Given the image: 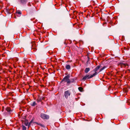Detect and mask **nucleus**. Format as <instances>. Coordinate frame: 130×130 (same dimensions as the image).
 Listing matches in <instances>:
<instances>
[{
	"label": "nucleus",
	"instance_id": "nucleus-1",
	"mask_svg": "<svg viewBox=\"0 0 130 130\" xmlns=\"http://www.w3.org/2000/svg\"><path fill=\"white\" fill-rule=\"evenodd\" d=\"M70 77V75H69L66 76L62 79L61 81V82H62L63 81L65 82H67V84H68V85H69V84L70 83V80L69 79Z\"/></svg>",
	"mask_w": 130,
	"mask_h": 130
},
{
	"label": "nucleus",
	"instance_id": "nucleus-2",
	"mask_svg": "<svg viewBox=\"0 0 130 130\" xmlns=\"http://www.w3.org/2000/svg\"><path fill=\"white\" fill-rule=\"evenodd\" d=\"M95 74H93V75L90 76L89 75L87 74L83 78L82 80L85 81L87 79H89L92 77H93L95 76Z\"/></svg>",
	"mask_w": 130,
	"mask_h": 130
},
{
	"label": "nucleus",
	"instance_id": "nucleus-3",
	"mask_svg": "<svg viewBox=\"0 0 130 130\" xmlns=\"http://www.w3.org/2000/svg\"><path fill=\"white\" fill-rule=\"evenodd\" d=\"M71 94L70 91L69 90L65 91L64 92V96L65 98L68 99V97Z\"/></svg>",
	"mask_w": 130,
	"mask_h": 130
},
{
	"label": "nucleus",
	"instance_id": "nucleus-4",
	"mask_svg": "<svg viewBox=\"0 0 130 130\" xmlns=\"http://www.w3.org/2000/svg\"><path fill=\"white\" fill-rule=\"evenodd\" d=\"M40 117L41 118L43 119H48L49 118V117L48 116L43 113L41 114Z\"/></svg>",
	"mask_w": 130,
	"mask_h": 130
},
{
	"label": "nucleus",
	"instance_id": "nucleus-5",
	"mask_svg": "<svg viewBox=\"0 0 130 130\" xmlns=\"http://www.w3.org/2000/svg\"><path fill=\"white\" fill-rule=\"evenodd\" d=\"M119 64L121 66V67H125L126 66H128V64L127 63L122 62L119 63Z\"/></svg>",
	"mask_w": 130,
	"mask_h": 130
},
{
	"label": "nucleus",
	"instance_id": "nucleus-6",
	"mask_svg": "<svg viewBox=\"0 0 130 130\" xmlns=\"http://www.w3.org/2000/svg\"><path fill=\"white\" fill-rule=\"evenodd\" d=\"M28 0H18L19 2L21 4H25L27 2Z\"/></svg>",
	"mask_w": 130,
	"mask_h": 130
},
{
	"label": "nucleus",
	"instance_id": "nucleus-7",
	"mask_svg": "<svg viewBox=\"0 0 130 130\" xmlns=\"http://www.w3.org/2000/svg\"><path fill=\"white\" fill-rule=\"evenodd\" d=\"M100 66H98L96 67L94 69V71L95 73H95L96 75L98 74V72H97L98 70L100 68Z\"/></svg>",
	"mask_w": 130,
	"mask_h": 130
},
{
	"label": "nucleus",
	"instance_id": "nucleus-8",
	"mask_svg": "<svg viewBox=\"0 0 130 130\" xmlns=\"http://www.w3.org/2000/svg\"><path fill=\"white\" fill-rule=\"evenodd\" d=\"M44 99V98L42 97H39L37 100V102H40L42 101V100H43Z\"/></svg>",
	"mask_w": 130,
	"mask_h": 130
},
{
	"label": "nucleus",
	"instance_id": "nucleus-9",
	"mask_svg": "<svg viewBox=\"0 0 130 130\" xmlns=\"http://www.w3.org/2000/svg\"><path fill=\"white\" fill-rule=\"evenodd\" d=\"M6 111L8 112L9 113H10L12 111V110L11 109V108L9 107H7L6 109Z\"/></svg>",
	"mask_w": 130,
	"mask_h": 130
},
{
	"label": "nucleus",
	"instance_id": "nucleus-10",
	"mask_svg": "<svg viewBox=\"0 0 130 130\" xmlns=\"http://www.w3.org/2000/svg\"><path fill=\"white\" fill-rule=\"evenodd\" d=\"M90 69L89 68H86L85 69V72L86 73H87L88 72L90 71Z\"/></svg>",
	"mask_w": 130,
	"mask_h": 130
},
{
	"label": "nucleus",
	"instance_id": "nucleus-11",
	"mask_svg": "<svg viewBox=\"0 0 130 130\" xmlns=\"http://www.w3.org/2000/svg\"><path fill=\"white\" fill-rule=\"evenodd\" d=\"M66 68L68 70L70 69L71 68V66L69 64L67 65L66 66Z\"/></svg>",
	"mask_w": 130,
	"mask_h": 130
},
{
	"label": "nucleus",
	"instance_id": "nucleus-12",
	"mask_svg": "<svg viewBox=\"0 0 130 130\" xmlns=\"http://www.w3.org/2000/svg\"><path fill=\"white\" fill-rule=\"evenodd\" d=\"M37 105V104L35 102H34L32 104H31V105L33 106H34Z\"/></svg>",
	"mask_w": 130,
	"mask_h": 130
},
{
	"label": "nucleus",
	"instance_id": "nucleus-13",
	"mask_svg": "<svg viewBox=\"0 0 130 130\" xmlns=\"http://www.w3.org/2000/svg\"><path fill=\"white\" fill-rule=\"evenodd\" d=\"M22 128L23 130H26V127L23 125H22Z\"/></svg>",
	"mask_w": 130,
	"mask_h": 130
},
{
	"label": "nucleus",
	"instance_id": "nucleus-14",
	"mask_svg": "<svg viewBox=\"0 0 130 130\" xmlns=\"http://www.w3.org/2000/svg\"><path fill=\"white\" fill-rule=\"evenodd\" d=\"M79 90L80 91H82L83 89V88L81 87H79L78 88Z\"/></svg>",
	"mask_w": 130,
	"mask_h": 130
},
{
	"label": "nucleus",
	"instance_id": "nucleus-15",
	"mask_svg": "<svg viewBox=\"0 0 130 130\" xmlns=\"http://www.w3.org/2000/svg\"><path fill=\"white\" fill-rule=\"evenodd\" d=\"M32 121H33V120H32L29 123V124L28 125V127H29L31 124V123H32Z\"/></svg>",
	"mask_w": 130,
	"mask_h": 130
},
{
	"label": "nucleus",
	"instance_id": "nucleus-16",
	"mask_svg": "<svg viewBox=\"0 0 130 130\" xmlns=\"http://www.w3.org/2000/svg\"><path fill=\"white\" fill-rule=\"evenodd\" d=\"M106 68V67L105 66H104L102 68L100 69V71H101L102 70H103L105 69V68Z\"/></svg>",
	"mask_w": 130,
	"mask_h": 130
},
{
	"label": "nucleus",
	"instance_id": "nucleus-17",
	"mask_svg": "<svg viewBox=\"0 0 130 130\" xmlns=\"http://www.w3.org/2000/svg\"><path fill=\"white\" fill-rule=\"evenodd\" d=\"M74 81V79L73 78L72 79H71V80H70V83H71L73 82Z\"/></svg>",
	"mask_w": 130,
	"mask_h": 130
},
{
	"label": "nucleus",
	"instance_id": "nucleus-18",
	"mask_svg": "<svg viewBox=\"0 0 130 130\" xmlns=\"http://www.w3.org/2000/svg\"><path fill=\"white\" fill-rule=\"evenodd\" d=\"M17 13L19 14H21V12L20 11H17Z\"/></svg>",
	"mask_w": 130,
	"mask_h": 130
},
{
	"label": "nucleus",
	"instance_id": "nucleus-19",
	"mask_svg": "<svg viewBox=\"0 0 130 130\" xmlns=\"http://www.w3.org/2000/svg\"><path fill=\"white\" fill-rule=\"evenodd\" d=\"M24 123L25 125L26 126H27L28 125V122H25Z\"/></svg>",
	"mask_w": 130,
	"mask_h": 130
},
{
	"label": "nucleus",
	"instance_id": "nucleus-20",
	"mask_svg": "<svg viewBox=\"0 0 130 130\" xmlns=\"http://www.w3.org/2000/svg\"><path fill=\"white\" fill-rule=\"evenodd\" d=\"M34 123H36V124H39V125H41L42 126V125H41V124H38V123H37V122H34Z\"/></svg>",
	"mask_w": 130,
	"mask_h": 130
},
{
	"label": "nucleus",
	"instance_id": "nucleus-21",
	"mask_svg": "<svg viewBox=\"0 0 130 130\" xmlns=\"http://www.w3.org/2000/svg\"><path fill=\"white\" fill-rule=\"evenodd\" d=\"M2 111H4V110L3 109L2 110Z\"/></svg>",
	"mask_w": 130,
	"mask_h": 130
},
{
	"label": "nucleus",
	"instance_id": "nucleus-22",
	"mask_svg": "<svg viewBox=\"0 0 130 130\" xmlns=\"http://www.w3.org/2000/svg\"><path fill=\"white\" fill-rule=\"evenodd\" d=\"M3 108H4V107H3Z\"/></svg>",
	"mask_w": 130,
	"mask_h": 130
}]
</instances>
